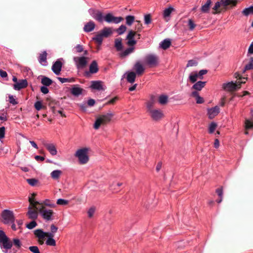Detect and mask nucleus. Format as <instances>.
Masks as SVG:
<instances>
[{"label":"nucleus","instance_id":"26","mask_svg":"<svg viewBox=\"0 0 253 253\" xmlns=\"http://www.w3.org/2000/svg\"><path fill=\"white\" fill-rule=\"evenodd\" d=\"M61 170L57 169L52 171L50 173L51 177L54 180H58L62 174Z\"/></svg>","mask_w":253,"mask_h":253},{"label":"nucleus","instance_id":"51","mask_svg":"<svg viewBox=\"0 0 253 253\" xmlns=\"http://www.w3.org/2000/svg\"><path fill=\"white\" fill-rule=\"evenodd\" d=\"M95 210L96 209L94 207H91L88 209L87 211V215L88 217L91 218L93 216Z\"/></svg>","mask_w":253,"mask_h":253},{"label":"nucleus","instance_id":"50","mask_svg":"<svg viewBox=\"0 0 253 253\" xmlns=\"http://www.w3.org/2000/svg\"><path fill=\"white\" fill-rule=\"evenodd\" d=\"M57 79L61 83H64L66 82H74L75 80L74 78H63L61 77H58Z\"/></svg>","mask_w":253,"mask_h":253},{"label":"nucleus","instance_id":"41","mask_svg":"<svg viewBox=\"0 0 253 253\" xmlns=\"http://www.w3.org/2000/svg\"><path fill=\"white\" fill-rule=\"evenodd\" d=\"M253 70V57L250 59L249 63L246 64L243 72H245L247 70Z\"/></svg>","mask_w":253,"mask_h":253},{"label":"nucleus","instance_id":"27","mask_svg":"<svg viewBox=\"0 0 253 253\" xmlns=\"http://www.w3.org/2000/svg\"><path fill=\"white\" fill-rule=\"evenodd\" d=\"M191 96L196 98L197 103L201 104L204 102V99L199 96V93L197 91H193L191 93Z\"/></svg>","mask_w":253,"mask_h":253},{"label":"nucleus","instance_id":"60","mask_svg":"<svg viewBox=\"0 0 253 253\" xmlns=\"http://www.w3.org/2000/svg\"><path fill=\"white\" fill-rule=\"evenodd\" d=\"M208 72V71L207 70H200L199 73H198L199 75V79H203V76L206 74Z\"/></svg>","mask_w":253,"mask_h":253},{"label":"nucleus","instance_id":"17","mask_svg":"<svg viewBox=\"0 0 253 253\" xmlns=\"http://www.w3.org/2000/svg\"><path fill=\"white\" fill-rule=\"evenodd\" d=\"M84 90L81 87H79L78 85H74L71 89V93L75 96H79L82 94Z\"/></svg>","mask_w":253,"mask_h":253},{"label":"nucleus","instance_id":"44","mask_svg":"<svg viewBox=\"0 0 253 253\" xmlns=\"http://www.w3.org/2000/svg\"><path fill=\"white\" fill-rule=\"evenodd\" d=\"M126 24L128 26H131L135 20V17L132 15H127L126 17Z\"/></svg>","mask_w":253,"mask_h":253},{"label":"nucleus","instance_id":"4","mask_svg":"<svg viewBox=\"0 0 253 253\" xmlns=\"http://www.w3.org/2000/svg\"><path fill=\"white\" fill-rule=\"evenodd\" d=\"M1 222L5 224H10L15 221V217L12 211L8 210H4L1 213Z\"/></svg>","mask_w":253,"mask_h":253},{"label":"nucleus","instance_id":"48","mask_svg":"<svg viewBox=\"0 0 253 253\" xmlns=\"http://www.w3.org/2000/svg\"><path fill=\"white\" fill-rule=\"evenodd\" d=\"M126 26L122 25L118 29L116 30V31L119 35H121L126 32Z\"/></svg>","mask_w":253,"mask_h":253},{"label":"nucleus","instance_id":"56","mask_svg":"<svg viewBox=\"0 0 253 253\" xmlns=\"http://www.w3.org/2000/svg\"><path fill=\"white\" fill-rule=\"evenodd\" d=\"M37 225V222L33 220L26 225V227L29 229H32Z\"/></svg>","mask_w":253,"mask_h":253},{"label":"nucleus","instance_id":"29","mask_svg":"<svg viewBox=\"0 0 253 253\" xmlns=\"http://www.w3.org/2000/svg\"><path fill=\"white\" fill-rule=\"evenodd\" d=\"M46 56L47 53L46 51L42 52V53L40 55L39 61V62L43 66L46 65Z\"/></svg>","mask_w":253,"mask_h":253},{"label":"nucleus","instance_id":"40","mask_svg":"<svg viewBox=\"0 0 253 253\" xmlns=\"http://www.w3.org/2000/svg\"><path fill=\"white\" fill-rule=\"evenodd\" d=\"M115 46L118 51H120L123 48L122 39L118 38L115 40Z\"/></svg>","mask_w":253,"mask_h":253},{"label":"nucleus","instance_id":"36","mask_svg":"<svg viewBox=\"0 0 253 253\" xmlns=\"http://www.w3.org/2000/svg\"><path fill=\"white\" fill-rule=\"evenodd\" d=\"M189 79L191 83H194L196 82L198 79H199V75L196 72L191 73L189 75Z\"/></svg>","mask_w":253,"mask_h":253},{"label":"nucleus","instance_id":"21","mask_svg":"<svg viewBox=\"0 0 253 253\" xmlns=\"http://www.w3.org/2000/svg\"><path fill=\"white\" fill-rule=\"evenodd\" d=\"M174 8L172 6H169L164 9L163 13V16L166 21H168L170 14L173 11H174Z\"/></svg>","mask_w":253,"mask_h":253},{"label":"nucleus","instance_id":"62","mask_svg":"<svg viewBox=\"0 0 253 253\" xmlns=\"http://www.w3.org/2000/svg\"><path fill=\"white\" fill-rule=\"evenodd\" d=\"M197 65V62L196 61H195L194 60H190L188 61L187 64V67H188L195 66H196Z\"/></svg>","mask_w":253,"mask_h":253},{"label":"nucleus","instance_id":"64","mask_svg":"<svg viewBox=\"0 0 253 253\" xmlns=\"http://www.w3.org/2000/svg\"><path fill=\"white\" fill-rule=\"evenodd\" d=\"M9 101L11 104L13 105H16L17 104V101L15 100V98L12 95L9 96Z\"/></svg>","mask_w":253,"mask_h":253},{"label":"nucleus","instance_id":"37","mask_svg":"<svg viewBox=\"0 0 253 253\" xmlns=\"http://www.w3.org/2000/svg\"><path fill=\"white\" fill-rule=\"evenodd\" d=\"M47 239L45 242V244H46V245L55 246L56 242L55 240L53 239L54 236H47Z\"/></svg>","mask_w":253,"mask_h":253},{"label":"nucleus","instance_id":"11","mask_svg":"<svg viewBox=\"0 0 253 253\" xmlns=\"http://www.w3.org/2000/svg\"><path fill=\"white\" fill-rule=\"evenodd\" d=\"M148 112L150 113L151 117L155 121L160 120L164 116L162 111L159 109H153Z\"/></svg>","mask_w":253,"mask_h":253},{"label":"nucleus","instance_id":"46","mask_svg":"<svg viewBox=\"0 0 253 253\" xmlns=\"http://www.w3.org/2000/svg\"><path fill=\"white\" fill-rule=\"evenodd\" d=\"M134 50V47H129L126 49L124 51L122 52L120 55L122 57H125L130 53H132Z\"/></svg>","mask_w":253,"mask_h":253},{"label":"nucleus","instance_id":"25","mask_svg":"<svg viewBox=\"0 0 253 253\" xmlns=\"http://www.w3.org/2000/svg\"><path fill=\"white\" fill-rule=\"evenodd\" d=\"M100 33L102 35L103 38H107L111 35L113 33V32L111 28L105 27L100 32Z\"/></svg>","mask_w":253,"mask_h":253},{"label":"nucleus","instance_id":"45","mask_svg":"<svg viewBox=\"0 0 253 253\" xmlns=\"http://www.w3.org/2000/svg\"><path fill=\"white\" fill-rule=\"evenodd\" d=\"M103 37L99 33L96 37L92 38V40L96 41L99 45H101L103 41Z\"/></svg>","mask_w":253,"mask_h":253},{"label":"nucleus","instance_id":"59","mask_svg":"<svg viewBox=\"0 0 253 253\" xmlns=\"http://www.w3.org/2000/svg\"><path fill=\"white\" fill-rule=\"evenodd\" d=\"M29 250L33 253H40L39 248L37 246H31L29 247Z\"/></svg>","mask_w":253,"mask_h":253},{"label":"nucleus","instance_id":"9","mask_svg":"<svg viewBox=\"0 0 253 253\" xmlns=\"http://www.w3.org/2000/svg\"><path fill=\"white\" fill-rule=\"evenodd\" d=\"M88 11L90 15L95 20L98 21L99 22H102L103 21H104V16L103 15V14L101 12L98 10H95L93 9H89Z\"/></svg>","mask_w":253,"mask_h":253},{"label":"nucleus","instance_id":"7","mask_svg":"<svg viewBox=\"0 0 253 253\" xmlns=\"http://www.w3.org/2000/svg\"><path fill=\"white\" fill-rule=\"evenodd\" d=\"M123 20V18L122 17H115L111 13L104 16V21L109 23L118 24Z\"/></svg>","mask_w":253,"mask_h":253},{"label":"nucleus","instance_id":"34","mask_svg":"<svg viewBox=\"0 0 253 253\" xmlns=\"http://www.w3.org/2000/svg\"><path fill=\"white\" fill-rule=\"evenodd\" d=\"M122 182H113L110 186V189L114 192H117L119 190L118 187L122 186Z\"/></svg>","mask_w":253,"mask_h":253},{"label":"nucleus","instance_id":"57","mask_svg":"<svg viewBox=\"0 0 253 253\" xmlns=\"http://www.w3.org/2000/svg\"><path fill=\"white\" fill-rule=\"evenodd\" d=\"M13 242L14 245L18 249H19L21 247L22 244L19 239L14 238L13 239Z\"/></svg>","mask_w":253,"mask_h":253},{"label":"nucleus","instance_id":"13","mask_svg":"<svg viewBox=\"0 0 253 253\" xmlns=\"http://www.w3.org/2000/svg\"><path fill=\"white\" fill-rule=\"evenodd\" d=\"M74 61L78 69L83 68L87 64L86 58L85 57H75Z\"/></svg>","mask_w":253,"mask_h":253},{"label":"nucleus","instance_id":"18","mask_svg":"<svg viewBox=\"0 0 253 253\" xmlns=\"http://www.w3.org/2000/svg\"><path fill=\"white\" fill-rule=\"evenodd\" d=\"M28 83L26 80H21L14 84L13 88L15 90H19L26 87Z\"/></svg>","mask_w":253,"mask_h":253},{"label":"nucleus","instance_id":"52","mask_svg":"<svg viewBox=\"0 0 253 253\" xmlns=\"http://www.w3.org/2000/svg\"><path fill=\"white\" fill-rule=\"evenodd\" d=\"M57 205L61 206H65L69 204V201L63 199H58L56 202Z\"/></svg>","mask_w":253,"mask_h":253},{"label":"nucleus","instance_id":"20","mask_svg":"<svg viewBox=\"0 0 253 253\" xmlns=\"http://www.w3.org/2000/svg\"><path fill=\"white\" fill-rule=\"evenodd\" d=\"M134 69L136 72L135 73L138 75H141L144 71V68L139 61L136 62L134 64Z\"/></svg>","mask_w":253,"mask_h":253},{"label":"nucleus","instance_id":"63","mask_svg":"<svg viewBox=\"0 0 253 253\" xmlns=\"http://www.w3.org/2000/svg\"><path fill=\"white\" fill-rule=\"evenodd\" d=\"M135 34H136V32H135L132 30H130V31H129V32L126 36V39L134 38V37L135 35Z\"/></svg>","mask_w":253,"mask_h":253},{"label":"nucleus","instance_id":"42","mask_svg":"<svg viewBox=\"0 0 253 253\" xmlns=\"http://www.w3.org/2000/svg\"><path fill=\"white\" fill-rule=\"evenodd\" d=\"M242 13L246 16L250 14H253V6L244 9L242 11Z\"/></svg>","mask_w":253,"mask_h":253},{"label":"nucleus","instance_id":"19","mask_svg":"<svg viewBox=\"0 0 253 253\" xmlns=\"http://www.w3.org/2000/svg\"><path fill=\"white\" fill-rule=\"evenodd\" d=\"M44 146L52 156H55L57 153L55 145L53 143H44Z\"/></svg>","mask_w":253,"mask_h":253},{"label":"nucleus","instance_id":"47","mask_svg":"<svg viewBox=\"0 0 253 253\" xmlns=\"http://www.w3.org/2000/svg\"><path fill=\"white\" fill-rule=\"evenodd\" d=\"M217 126V124L214 122L211 123L209 126V131L210 133H212Z\"/></svg>","mask_w":253,"mask_h":253},{"label":"nucleus","instance_id":"3","mask_svg":"<svg viewBox=\"0 0 253 253\" xmlns=\"http://www.w3.org/2000/svg\"><path fill=\"white\" fill-rule=\"evenodd\" d=\"M0 244H2L1 248L5 250L3 251L4 253H7V250L10 249L12 247V242L2 230H0Z\"/></svg>","mask_w":253,"mask_h":253},{"label":"nucleus","instance_id":"54","mask_svg":"<svg viewBox=\"0 0 253 253\" xmlns=\"http://www.w3.org/2000/svg\"><path fill=\"white\" fill-rule=\"evenodd\" d=\"M151 17L150 14H146L144 15V23L146 25H148L151 23Z\"/></svg>","mask_w":253,"mask_h":253},{"label":"nucleus","instance_id":"15","mask_svg":"<svg viewBox=\"0 0 253 253\" xmlns=\"http://www.w3.org/2000/svg\"><path fill=\"white\" fill-rule=\"evenodd\" d=\"M208 115L210 119L214 118L220 112L219 107L216 106L214 107L208 109Z\"/></svg>","mask_w":253,"mask_h":253},{"label":"nucleus","instance_id":"43","mask_svg":"<svg viewBox=\"0 0 253 253\" xmlns=\"http://www.w3.org/2000/svg\"><path fill=\"white\" fill-rule=\"evenodd\" d=\"M58 227L55 226L54 224L50 225V232H47L48 236H54V234L57 232Z\"/></svg>","mask_w":253,"mask_h":253},{"label":"nucleus","instance_id":"16","mask_svg":"<svg viewBox=\"0 0 253 253\" xmlns=\"http://www.w3.org/2000/svg\"><path fill=\"white\" fill-rule=\"evenodd\" d=\"M62 66V63L60 61L57 60L53 64L52 66V70L55 75H58L60 74L61 71Z\"/></svg>","mask_w":253,"mask_h":253},{"label":"nucleus","instance_id":"33","mask_svg":"<svg viewBox=\"0 0 253 253\" xmlns=\"http://www.w3.org/2000/svg\"><path fill=\"white\" fill-rule=\"evenodd\" d=\"M155 103V97L154 96H152L146 103V106L148 110V112L153 110V106Z\"/></svg>","mask_w":253,"mask_h":253},{"label":"nucleus","instance_id":"1","mask_svg":"<svg viewBox=\"0 0 253 253\" xmlns=\"http://www.w3.org/2000/svg\"><path fill=\"white\" fill-rule=\"evenodd\" d=\"M90 151V149L86 147L81 148L76 151L75 156L78 159L80 164L84 165L88 162V153Z\"/></svg>","mask_w":253,"mask_h":253},{"label":"nucleus","instance_id":"23","mask_svg":"<svg viewBox=\"0 0 253 253\" xmlns=\"http://www.w3.org/2000/svg\"><path fill=\"white\" fill-rule=\"evenodd\" d=\"M95 27V25L93 21H90L84 25V30L85 32H90L94 29Z\"/></svg>","mask_w":253,"mask_h":253},{"label":"nucleus","instance_id":"10","mask_svg":"<svg viewBox=\"0 0 253 253\" xmlns=\"http://www.w3.org/2000/svg\"><path fill=\"white\" fill-rule=\"evenodd\" d=\"M90 88L98 91H103L106 89V86L102 82L100 81H91Z\"/></svg>","mask_w":253,"mask_h":253},{"label":"nucleus","instance_id":"58","mask_svg":"<svg viewBox=\"0 0 253 253\" xmlns=\"http://www.w3.org/2000/svg\"><path fill=\"white\" fill-rule=\"evenodd\" d=\"M188 25L189 26V29L191 31H192L196 27L195 24L194 23L192 19H189L188 22Z\"/></svg>","mask_w":253,"mask_h":253},{"label":"nucleus","instance_id":"24","mask_svg":"<svg viewBox=\"0 0 253 253\" xmlns=\"http://www.w3.org/2000/svg\"><path fill=\"white\" fill-rule=\"evenodd\" d=\"M126 80L128 82L133 83L135 82L136 74L133 72H128L126 73Z\"/></svg>","mask_w":253,"mask_h":253},{"label":"nucleus","instance_id":"53","mask_svg":"<svg viewBox=\"0 0 253 253\" xmlns=\"http://www.w3.org/2000/svg\"><path fill=\"white\" fill-rule=\"evenodd\" d=\"M26 180L28 183L32 186L36 185L38 182V180L35 178H29L27 179Z\"/></svg>","mask_w":253,"mask_h":253},{"label":"nucleus","instance_id":"22","mask_svg":"<svg viewBox=\"0 0 253 253\" xmlns=\"http://www.w3.org/2000/svg\"><path fill=\"white\" fill-rule=\"evenodd\" d=\"M35 194H33V196H35ZM29 202L30 204L29 206L32 207L34 209H38L39 207L42 205L39 202L35 201L34 197H30L29 198Z\"/></svg>","mask_w":253,"mask_h":253},{"label":"nucleus","instance_id":"49","mask_svg":"<svg viewBox=\"0 0 253 253\" xmlns=\"http://www.w3.org/2000/svg\"><path fill=\"white\" fill-rule=\"evenodd\" d=\"M40 204H42V206L43 205L47 206L48 207H51V208H54L55 207V205L53 203H51L49 200L46 199L44 201H43L42 203H40Z\"/></svg>","mask_w":253,"mask_h":253},{"label":"nucleus","instance_id":"39","mask_svg":"<svg viewBox=\"0 0 253 253\" xmlns=\"http://www.w3.org/2000/svg\"><path fill=\"white\" fill-rule=\"evenodd\" d=\"M168 97L166 95H161L158 99L159 103L162 105L166 104L168 102Z\"/></svg>","mask_w":253,"mask_h":253},{"label":"nucleus","instance_id":"28","mask_svg":"<svg viewBox=\"0 0 253 253\" xmlns=\"http://www.w3.org/2000/svg\"><path fill=\"white\" fill-rule=\"evenodd\" d=\"M205 82L199 81L193 85L192 88L196 90H201L205 86Z\"/></svg>","mask_w":253,"mask_h":253},{"label":"nucleus","instance_id":"8","mask_svg":"<svg viewBox=\"0 0 253 253\" xmlns=\"http://www.w3.org/2000/svg\"><path fill=\"white\" fill-rule=\"evenodd\" d=\"M222 88L228 91H233L236 90L238 88H240V84H237V82L234 83L233 82H228L224 83L222 84Z\"/></svg>","mask_w":253,"mask_h":253},{"label":"nucleus","instance_id":"5","mask_svg":"<svg viewBox=\"0 0 253 253\" xmlns=\"http://www.w3.org/2000/svg\"><path fill=\"white\" fill-rule=\"evenodd\" d=\"M37 210L44 220L49 221L53 219L52 215L54 212L52 210L45 208L42 204Z\"/></svg>","mask_w":253,"mask_h":253},{"label":"nucleus","instance_id":"38","mask_svg":"<svg viewBox=\"0 0 253 253\" xmlns=\"http://www.w3.org/2000/svg\"><path fill=\"white\" fill-rule=\"evenodd\" d=\"M41 83L45 86H49L52 83V81L46 77H43L42 79Z\"/></svg>","mask_w":253,"mask_h":253},{"label":"nucleus","instance_id":"12","mask_svg":"<svg viewBox=\"0 0 253 253\" xmlns=\"http://www.w3.org/2000/svg\"><path fill=\"white\" fill-rule=\"evenodd\" d=\"M34 234L39 239L38 242L39 244L41 245L43 244L44 239L48 236L47 232H44L42 229H37L35 231Z\"/></svg>","mask_w":253,"mask_h":253},{"label":"nucleus","instance_id":"55","mask_svg":"<svg viewBox=\"0 0 253 253\" xmlns=\"http://www.w3.org/2000/svg\"><path fill=\"white\" fill-rule=\"evenodd\" d=\"M34 107L37 111H39L42 108L43 106L41 101H38L35 103Z\"/></svg>","mask_w":253,"mask_h":253},{"label":"nucleus","instance_id":"61","mask_svg":"<svg viewBox=\"0 0 253 253\" xmlns=\"http://www.w3.org/2000/svg\"><path fill=\"white\" fill-rule=\"evenodd\" d=\"M128 41L127 44L129 46H132L136 44V41L134 40V38L126 39Z\"/></svg>","mask_w":253,"mask_h":253},{"label":"nucleus","instance_id":"6","mask_svg":"<svg viewBox=\"0 0 253 253\" xmlns=\"http://www.w3.org/2000/svg\"><path fill=\"white\" fill-rule=\"evenodd\" d=\"M146 63L150 67L157 66L159 64V57L154 54H149L145 57Z\"/></svg>","mask_w":253,"mask_h":253},{"label":"nucleus","instance_id":"32","mask_svg":"<svg viewBox=\"0 0 253 253\" xmlns=\"http://www.w3.org/2000/svg\"><path fill=\"white\" fill-rule=\"evenodd\" d=\"M98 70L97 63L95 61L92 62L89 66V72L91 73L94 74L97 72Z\"/></svg>","mask_w":253,"mask_h":253},{"label":"nucleus","instance_id":"14","mask_svg":"<svg viewBox=\"0 0 253 253\" xmlns=\"http://www.w3.org/2000/svg\"><path fill=\"white\" fill-rule=\"evenodd\" d=\"M28 211L27 213V215L29 218L33 220H35L38 218V210L36 209H34L31 206H29Z\"/></svg>","mask_w":253,"mask_h":253},{"label":"nucleus","instance_id":"2","mask_svg":"<svg viewBox=\"0 0 253 253\" xmlns=\"http://www.w3.org/2000/svg\"><path fill=\"white\" fill-rule=\"evenodd\" d=\"M113 116V114L110 111L100 115L97 118L94 124V129H97L101 125H104L109 123L111 120Z\"/></svg>","mask_w":253,"mask_h":253},{"label":"nucleus","instance_id":"30","mask_svg":"<svg viewBox=\"0 0 253 253\" xmlns=\"http://www.w3.org/2000/svg\"><path fill=\"white\" fill-rule=\"evenodd\" d=\"M171 42L169 39H165L160 43V47L163 49L168 48L170 45Z\"/></svg>","mask_w":253,"mask_h":253},{"label":"nucleus","instance_id":"35","mask_svg":"<svg viewBox=\"0 0 253 253\" xmlns=\"http://www.w3.org/2000/svg\"><path fill=\"white\" fill-rule=\"evenodd\" d=\"M221 4L224 6H227L229 4H232L233 5H236L237 1L236 0H221L220 1Z\"/></svg>","mask_w":253,"mask_h":253},{"label":"nucleus","instance_id":"31","mask_svg":"<svg viewBox=\"0 0 253 253\" xmlns=\"http://www.w3.org/2000/svg\"><path fill=\"white\" fill-rule=\"evenodd\" d=\"M211 4V0H207L206 2L201 7L202 12L203 13H208L209 11Z\"/></svg>","mask_w":253,"mask_h":253}]
</instances>
